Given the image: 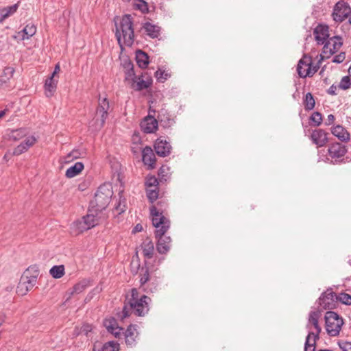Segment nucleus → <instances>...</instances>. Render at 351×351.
<instances>
[{
	"mask_svg": "<svg viewBox=\"0 0 351 351\" xmlns=\"http://www.w3.org/2000/svg\"><path fill=\"white\" fill-rule=\"evenodd\" d=\"M153 226L156 228L155 236L158 241L156 250L160 254H166L170 250L171 239L165 236L166 232L170 227L169 220L155 206L150 207Z\"/></svg>",
	"mask_w": 351,
	"mask_h": 351,
	"instance_id": "1",
	"label": "nucleus"
},
{
	"mask_svg": "<svg viewBox=\"0 0 351 351\" xmlns=\"http://www.w3.org/2000/svg\"><path fill=\"white\" fill-rule=\"evenodd\" d=\"M151 299L143 295L138 298L137 289H132L131 291V298L128 301V305L125 304L118 317L123 320L130 315L132 311L137 316H144L149 311V304Z\"/></svg>",
	"mask_w": 351,
	"mask_h": 351,
	"instance_id": "2",
	"label": "nucleus"
},
{
	"mask_svg": "<svg viewBox=\"0 0 351 351\" xmlns=\"http://www.w3.org/2000/svg\"><path fill=\"white\" fill-rule=\"evenodd\" d=\"M115 35L121 48L123 45L130 47L134 40L133 23L130 14L124 15L119 23H116Z\"/></svg>",
	"mask_w": 351,
	"mask_h": 351,
	"instance_id": "3",
	"label": "nucleus"
},
{
	"mask_svg": "<svg viewBox=\"0 0 351 351\" xmlns=\"http://www.w3.org/2000/svg\"><path fill=\"white\" fill-rule=\"evenodd\" d=\"M112 195L110 185H101L97 190L94 199L90 202V206L95 208V211L102 212L109 204Z\"/></svg>",
	"mask_w": 351,
	"mask_h": 351,
	"instance_id": "4",
	"label": "nucleus"
},
{
	"mask_svg": "<svg viewBox=\"0 0 351 351\" xmlns=\"http://www.w3.org/2000/svg\"><path fill=\"white\" fill-rule=\"evenodd\" d=\"M326 330L331 337H336L339 334L343 324V319L334 311H328L325 315Z\"/></svg>",
	"mask_w": 351,
	"mask_h": 351,
	"instance_id": "5",
	"label": "nucleus"
},
{
	"mask_svg": "<svg viewBox=\"0 0 351 351\" xmlns=\"http://www.w3.org/2000/svg\"><path fill=\"white\" fill-rule=\"evenodd\" d=\"M37 276V274L29 276V269H27L20 279L16 287V293L19 295H26L36 284Z\"/></svg>",
	"mask_w": 351,
	"mask_h": 351,
	"instance_id": "6",
	"label": "nucleus"
},
{
	"mask_svg": "<svg viewBox=\"0 0 351 351\" xmlns=\"http://www.w3.org/2000/svg\"><path fill=\"white\" fill-rule=\"evenodd\" d=\"M319 66H312V60L310 56L304 55L300 60L297 71L299 76L302 78L313 76L318 70Z\"/></svg>",
	"mask_w": 351,
	"mask_h": 351,
	"instance_id": "7",
	"label": "nucleus"
},
{
	"mask_svg": "<svg viewBox=\"0 0 351 351\" xmlns=\"http://www.w3.org/2000/svg\"><path fill=\"white\" fill-rule=\"evenodd\" d=\"M351 14V7L344 0H340L333 8L332 17L336 23H341Z\"/></svg>",
	"mask_w": 351,
	"mask_h": 351,
	"instance_id": "8",
	"label": "nucleus"
},
{
	"mask_svg": "<svg viewBox=\"0 0 351 351\" xmlns=\"http://www.w3.org/2000/svg\"><path fill=\"white\" fill-rule=\"evenodd\" d=\"M318 304L324 309L335 308L337 306V294L331 289H328L319 298Z\"/></svg>",
	"mask_w": 351,
	"mask_h": 351,
	"instance_id": "9",
	"label": "nucleus"
},
{
	"mask_svg": "<svg viewBox=\"0 0 351 351\" xmlns=\"http://www.w3.org/2000/svg\"><path fill=\"white\" fill-rule=\"evenodd\" d=\"M343 45L342 38L340 36H334L328 39L324 44L322 53L326 58H330L332 54L338 51Z\"/></svg>",
	"mask_w": 351,
	"mask_h": 351,
	"instance_id": "10",
	"label": "nucleus"
},
{
	"mask_svg": "<svg viewBox=\"0 0 351 351\" xmlns=\"http://www.w3.org/2000/svg\"><path fill=\"white\" fill-rule=\"evenodd\" d=\"M110 108L109 102L105 98H99V104L96 110V119L100 121L99 126L102 127L108 117V110Z\"/></svg>",
	"mask_w": 351,
	"mask_h": 351,
	"instance_id": "11",
	"label": "nucleus"
},
{
	"mask_svg": "<svg viewBox=\"0 0 351 351\" xmlns=\"http://www.w3.org/2000/svg\"><path fill=\"white\" fill-rule=\"evenodd\" d=\"M105 217L102 212L95 211V208L89 209L88 214L83 217L88 229L98 225Z\"/></svg>",
	"mask_w": 351,
	"mask_h": 351,
	"instance_id": "12",
	"label": "nucleus"
},
{
	"mask_svg": "<svg viewBox=\"0 0 351 351\" xmlns=\"http://www.w3.org/2000/svg\"><path fill=\"white\" fill-rule=\"evenodd\" d=\"M347 152L345 145L339 143H335L330 145L328 149V156L331 158L332 163L337 162L339 158H342Z\"/></svg>",
	"mask_w": 351,
	"mask_h": 351,
	"instance_id": "13",
	"label": "nucleus"
},
{
	"mask_svg": "<svg viewBox=\"0 0 351 351\" xmlns=\"http://www.w3.org/2000/svg\"><path fill=\"white\" fill-rule=\"evenodd\" d=\"M329 27L326 25L319 24L313 31L315 39L318 45H324L329 38Z\"/></svg>",
	"mask_w": 351,
	"mask_h": 351,
	"instance_id": "14",
	"label": "nucleus"
},
{
	"mask_svg": "<svg viewBox=\"0 0 351 351\" xmlns=\"http://www.w3.org/2000/svg\"><path fill=\"white\" fill-rule=\"evenodd\" d=\"M319 317L320 312L319 311H311L309 313L308 322L306 325V328L308 330V332L311 331V324L313 326L314 328L315 329V332H314V335H312V337L315 338H319V334L322 330V328L318 324V319Z\"/></svg>",
	"mask_w": 351,
	"mask_h": 351,
	"instance_id": "15",
	"label": "nucleus"
},
{
	"mask_svg": "<svg viewBox=\"0 0 351 351\" xmlns=\"http://www.w3.org/2000/svg\"><path fill=\"white\" fill-rule=\"evenodd\" d=\"M319 317L320 312L319 311H311L309 313L308 322L306 325V328L308 330V332L311 331V324L313 326L314 328L315 329V332H314V335H312V337L315 338H319V334L322 330V328L318 324V319Z\"/></svg>",
	"mask_w": 351,
	"mask_h": 351,
	"instance_id": "16",
	"label": "nucleus"
},
{
	"mask_svg": "<svg viewBox=\"0 0 351 351\" xmlns=\"http://www.w3.org/2000/svg\"><path fill=\"white\" fill-rule=\"evenodd\" d=\"M154 149L158 156L165 157L170 154L171 146L166 140L158 138L155 142Z\"/></svg>",
	"mask_w": 351,
	"mask_h": 351,
	"instance_id": "17",
	"label": "nucleus"
},
{
	"mask_svg": "<svg viewBox=\"0 0 351 351\" xmlns=\"http://www.w3.org/2000/svg\"><path fill=\"white\" fill-rule=\"evenodd\" d=\"M328 133L322 129H317L312 132L311 139L317 147H321L328 142Z\"/></svg>",
	"mask_w": 351,
	"mask_h": 351,
	"instance_id": "18",
	"label": "nucleus"
},
{
	"mask_svg": "<svg viewBox=\"0 0 351 351\" xmlns=\"http://www.w3.org/2000/svg\"><path fill=\"white\" fill-rule=\"evenodd\" d=\"M104 324L107 330L117 338L123 333V328L118 326L117 320L113 317L106 319Z\"/></svg>",
	"mask_w": 351,
	"mask_h": 351,
	"instance_id": "19",
	"label": "nucleus"
},
{
	"mask_svg": "<svg viewBox=\"0 0 351 351\" xmlns=\"http://www.w3.org/2000/svg\"><path fill=\"white\" fill-rule=\"evenodd\" d=\"M143 162L149 169H154L156 163V156L152 149L147 146L142 151Z\"/></svg>",
	"mask_w": 351,
	"mask_h": 351,
	"instance_id": "20",
	"label": "nucleus"
},
{
	"mask_svg": "<svg viewBox=\"0 0 351 351\" xmlns=\"http://www.w3.org/2000/svg\"><path fill=\"white\" fill-rule=\"evenodd\" d=\"M36 139L33 136L26 137L23 142L20 143L13 151V155L19 156L26 151L34 145Z\"/></svg>",
	"mask_w": 351,
	"mask_h": 351,
	"instance_id": "21",
	"label": "nucleus"
},
{
	"mask_svg": "<svg viewBox=\"0 0 351 351\" xmlns=\"http://www.w3.org/2000/svg\"><path fill=\"white\" fill-rule=\"evenodd\" d=\"M58 77L49 76L45 80V93L47 97H51L53 95L57 88Z\"/></svg>",
	"mask_w": 351,
	"mask_h": 351,
	"instance_id": "22",
	"label": "nucleus"
},
{
	"mask_svg": "<svg viewBox=\"0 0 351 351\" xmlns=\"http://www.w3.org/2000/svg\"><path fill=\"white\" fill-rule=\"evenodd\" d=\"M141 128L147 134L153 133L158 128L157 120L152 117H147L141 124Z\"/></svg>",
	"mask_w": 351,
	"mask_h": 351,
	"instance_id": "23",
	"label": "nucleus"
},
{
	"mask_svg": "<svg viewBox=\"0 0 351 351\" xmlns=\"http://www.w3.org/2000/svg\"><path fill=\"white\" fill-rule=\"evenodd\" d=\"M70 229L71 234L75 236L89 230L83 217L80 220H76L73 222L71 224Z\"/></svg>",
	"mask_w": 351,
	"mask_h": 351,
	"instance_id": "24",
	"label": "nucleus"
},
{
	"mask_svg": "<svg viewBox=\"0 0 351 351\" xmlns=\"http://www.w3.org/2000/svg\"><path fill=\"white\" fill-rule=\"evenodd\" d=\"M70 229L71 234L75 236L89 230L83 217L80 220H76L73 222L71 224Z\"/></svg>",
	"mask_w": 351,
	"mask_h": 351,
	"instance_id": "25",
	"label": "nucleus"
},
{
	"mask_svg": "<svg viewBox=\"0 0 351 351\" xmlns=\"http://www.w3.org/2000/svg\"><path fill=\"white\" fill-rule=\"evenodd\" d=\"M331 132L342 142H347L350 140V134L340 125L333 127L331 129Z\"/></svg>",
	"mask_w": 351,
	"mask_h": 351,
	"instance_id": "26",
	"label": "nucleus"
},
{
	"mask_svg": "<svg viewBox=\"0 0 351 351\" xmlns=\"http://www.w3.org/2000/svg\"><path fill=\"white\" fill-rule=\"evenodd\" d=\"M125 339L127 345L132 346L134 345L135 339L137 336V330L136 326L130 325L128 326L125 333Z\"/></svg>",
	"mask_w": 351,
	"mask_h": 351,
	"instance_id": "27",
	"label": "nucleus"
},
{
	"mask_svg": "<svg viewBox=\"0 0 351 351\" xmlns=\"http://www.w3.org/2000/svg\"><path fill=\"white\" fill-rule=\"evenodd\" d=\"M143 255L147 258H151L153 256L154 251V243L149 239L145 240L141 245Z\"/></svg>",
	"mask_w": 351,
	"mask_h": 351,
	"instance_id": "28",
	"label": "nucleus"
},
{
	"mask_svg": "<svg viewBox=\"0 0 351 351\" xmlns=\"http://www.w3.org/2000/svg\"><path fill=\"white\" fill-rule=\"evenodd\" d=\"M27 131L25 128H19L16 130H12L8 134L10 140L17 141L26 136Z\"/></svg>",
	"mask_w": 351,
	"mask_h": 351,
	"instance_id": "29",
	"label": "nucleus"
},
{
	"mask_svg": "<svg viewBox=\"0 0 351 351\" xmlns=\"http://www.w3.org/2000/svg\"><path fill=\"white\" fill-rule=\"evenodd\" d=\"M14 69L13 67L8 66L3 69L2 75L0 76V86H7V84L10 80L12 77L14 73Z\"/></svg>",
	"mask_w": 351,
	"mask_h": 351,
	"instance_id": "30",
	"label": "nucleus"
},
{
	"mask_svg": "<svg viewBox=\"0 0 351 351\" xmlns=\"http://www.w3.org/2000/svg\"><path fill=\"white\" fill-rule=\"evenodd\" d=\"M36 32V27L32 23H27L23 30L19 32L23 40L29 39Z\"/></svg>",
	"mask_w": 351,
	"mask_h": 351,
	"instance_id": "31",
	"label": "nucleus"
},
{
	"mask_svg": "<svg viewBox=\"0 0 351 351\" xmlns=\"http://www.w3.org/2000/svg\"><path fill=\"white\" fill-rule=\"evenodd\" d=\"M312 335H314V332L309 331L305 341L304 351H315L316 341L319 338H315Z\"/></svg>",
	"mask_w": 351,
	"mask_h": 351,
	"instance_id": "32",
	"label": "nucleus"
},
{
	"mask_svg": "<svg viewBox=\"0 0 351 351\" xmlns=\"http://www.w3.org/2000/svg\"><path fill=\"white\" fill-rule=\"evenodd\" d=\"M84 169V165L81 162H75L73 166L70 167L66 171L65 176L71 178L78 175Z\"/></svg>",
	"mask_w": 351,
	"mask_h": 351,
	"instance_id": "33",
	"label": "nucleus"
},
{
	"mask_svg": "<svg viewBox=\"0 0 351 351\" xmlns=\"http://www.w3.org/2000/svg\"><path fill=\"white\" fill-rule=\"evenodd\" d=\"M143 28L147 34L152 38H158L160 35V27L150 23H146Z\"/></svg>",
	"mask_w": 351,
	"mask_h": 351,
	"instance_id": "34",
	"label": "nucleus"
},
{
	"mask_svg": "<svg viewBox=\"0 0 351 351\" xmlns=\"http://www.w3.org/2000/svg\"><path fill=\"white\" fill-rule=\"evenodd\" d=\"M136 60L139 67L145 69L149 64V57L147 54L141 50L136 52Z\"/></svg>",
	"mask_w": 351,
	"mask_h": 351,
	"instance_id": "35",
	"label": "nucleus"
},
{
	"mask_svg": "<svg viewBox=\"0 0 351 351\" xmlns=\"http://www.w3.org/2000/svg\"><path fill=\"white\" fill-rule=\"evenodd\" d=\"M49 274L54 278H60L64 275V266L54 265L50 269Z\"/></svg>",
	"mask_w": 351,
	"mask_h": 351,
	"instance_id": "36",
	"label": "nucleus"
},
{
	"mask_svg": "<svg viewBox=\"0 0 351 351\" xmlns=\"http://www.w3.org/2000/svg\"><path fill=\"white\" fill-rule=\"evenodd\" d=\"M119 202L116 205L114 210L117 214L120 215L125 211L126 208H127V204H126V199L123 197L122 192H120L119 193Z\"/></svg>",
	"mask_w": 351,
	"mask_h": 351,
	"instance_id": "37",
	"label": "nucleus"
},
{
	"mask_svg": "<svg viewBox=\"0 0 351 351\" xmlns=\"http://www.w3.org/2000/svg\"><path fill=\"white\" fill-rule=\"evenodd\" d=\"M89 285V281L86 279H84L75 285L73 287L72 294H79L84 291Z\"/></svg>",
	"mask_w": 351,
	"mask_h": 351,
	"instance_id": "38",
	"label": "nucleus"
},
{
	"mask_svg": "<svg viewBox=\"0 0 351 351\" xmlns=\"http://www.w3.org/2000/svg\"><path fill=\"white\" fill-rule=\"evenodd\" d=\"M315 105V99L311 93H308L305 95L304 99V106L306 110H311L314 108Z\"/></svg>",
	"mask_w": 351,
	"mask_h": 351,
	"instance_id": "39",
	"label": "nucleus"
},
{
	"mask_svg": "<svg viewBox=\"0 0 351 351\" xmlns=\"http://www.w3.org/2000/svg\"><path fill=\"white\" fill-rule=\"evenodd\" d=\"M17 9H18V5L14 4V5H12L11 6H9V7L2 10L1 12V15L2 19H5L9 17L12 14H13L14 12H16Z\"/></svg>",
	"mask_w": 351,
	"mask_h": 351,
	"instance_id": "40",
	"label": "nucleus"
},
{
	"mask_svg": "<svg viewBox=\"0 0 351 351\" xmlns=\"http://www.w3.org/2000/svg\"><path fill=\"white\" fill-rule=\"evenodd\" d=\"M152 79L144 80L143 79L138 77V81L136 84V90H142L143 89L149 88L152 84Z\"/></svg>",
	"mask_w": 351,
	"mask_h": 351,
	"instance_id": "41",
	"label": "nucleus"
},
{
	"mask_svg": "<svg viewBox=\"0 0 351 351\" xmlns=\"http://www.w3.org/2000/svg\"><path fill=\"white\" fill-rule=\"evenodd\" d=\"M337 303L340 302L341 303L346 305H351V295L346 293H341L339 295H337Z\"/></svg>",
	"mask_w": 351,
	"mask_h": 351,
	"instance_id": "42",
	"label": "nucleus"
},
{
	"mask_svg": "<svg viewBox=\"0 0 351 351\" xmlns=\"http://www.w3.org/2000/svg\"><path fill=\"white\" fill-rule=\"evenodd\" d=\"M119 345L115 341H111L106 343L101 351H119Z\"/></svg>",
	"mask_w": 351,
	"mask_h": 351,
	"instance_id": "43",
	"label": "nucleus"
},
{
	"mask_svg": "<svg viewBox=\"0 0 351 351\" xmlns=\"http://www.w3.org/2000/svg\"><path fill=\"white\" fill-rule=\"evenodd\" d=\"M169 75L163 70L158 69L155 73V77L159 82H164L168 77Z\"/></svg>",
	"mask_w": 351,
	"mask_h": 351,
	"instance_id": "44",
	"label": "nucleus"
},
{
	"mask_svg": "<svg viewBox=\"0 0 351 351\" xmlns=\"http://www.w3.org/2000/svg\"><path fill=\"white\" fill-rule=\"evenodd\" d=\"M147 197L152 203L156 201L158 197V191L156 188L155 189H147Z\"/></svg>",
	"mask_w": 351,
	"mask_h": 351,
	"instance_id": "45",
	"label": "nucleus"
},
{
	"mask_svg": "<svg viewBox=\"0 0 351 351\" xmlns=\"http://www.w3.org/2000/svg\"><path fill=\"white\" fill-rule=\"evenodd\" d=\"M82 155V153L77 150L74 149L71 152H70L65 158L66 162H69L72 161L73 159L79 158Z\"/></svg>",
	"mask_w": 351,
	"mask_h": 351,
	"instance_id": "46",
	"label": "nucleus"
},
{
	"mask_svg": "<svg viewBox=\"0 0 351 351\" xmlns=\"http://www.w3.org/2000/svg\"><path fill=\"white\" fill-rule=\"evenodd\" d=\"M351 86V80L349 76H344L340 83H339V88L342 90H346L349 88Z\"/></svg>",
	"mask_w": 351,
	"mask_h": 351,
	"instance_id": "47",
	"label": "nucleus"
},
{
	"mask_svg": "<svg viewBox=\"0 0 351 351\" xmlns=\"http://www.w3.org/2000/svg\"><path fill=\"white\" fill-rule=\"evenodd\" d=\"M149 280V274L147 269H146L145 271V272L141 275V278H140L141 286L142 287H143V289L145 291L147 290V287H145V286Z\"/></svg>",
	"mask_w": 351,
	"mask_h": 351,
	"instance_id": "48",
	"label": "nucleus"
},
{
	"mask_svg": "<svg viewBox=\"0 0 351 351\" xmlns=\"http://www.w3.org/2000/svg\"><path fill=\"white\" fill-rule=\"evenodd\" d=\"M311 120L315 123V125H319L322 121V117L321 113L318 112H313L311 116Z\"/></svg>",
	"mask_w": 351,
	"mask_h": 351,
	"instance_id": "49",
	"label": "nucleus"
},
{
	"mask_svg": "<svg viewBox=\"0 0 351 351\" xmlns=\"http://www.w3.org/2000/svg\"><path fill=\"white\" fill-rule=\"evenodd\" d=\"M146 186L149 187H155L156 188V185L158 184V180L155 177L148 178L146 180Z\"/></svg>",
	"mask_w": 351,
	"mask_h": 351,
	"instance_id": "50",
	"label": "nucleus"
},
{
	"mask_svg": "<svg viewBox=\"0 0 351 351\" xmlns=\"http://www.w3.org/2000/svg\"><path fill=\"white\" fill-rule=\"evenodd\" d=\"M339 346L341 351H351V343L348 341L339 342Z\"/></svg>",
	"mask_w": 351,
	"mask_h": 351,
	"instance_id": "51",
	"label": "nucleus"
},
{
	"mask_svg": "<svg viewBox=\"0 0 351 351\" xmlns=\"http://www.w3.org/2000/svg\"><path fill=\"white\" fill-rule=\"evenodd\" d=\"M345 58H346L345 53L341 52L339 54L336 55L333 58L332 62H335V63H341L342 62H343Z\"/></svg>",
	"mask_w": 351,
	"mask_h": 351,
	"instance_id": "52",
	"label": "nucleus"
},
{
	"mask_svg": "<svg viewBox=\"0 0 351 351\" xmlns=\"http://www.w3.org/2000/svg\"><path fill=\"white\" fill-rule=\"evenodd\" d=\"M60 71V64H57L55 66L54 70H53V73L51 74V76L59 78L58 73H59Z\"/></svg>",
	"mask_w": 351,
	"mask_h": 351,
	"instance_id": "53",
	"label": "nucleus"
},
{
	"mask_svg": "<svg viewBox=\"0 0 351 351\" xmlns=\"http://www.w3.org/2000/svg\"><path fill=\"white\" fill-rule=\"evenodd\" d=\"M139 1H141V3L136 4L137 8L142 11H144L145 10L147 9V5L146 2L142 0Z\"/></svg>",
	"mask_w": 351,
	"mask_h": 351,
	"instance_id": "54",
	"label": "nucleus"
},
{
	"mask_svg": "<svg viewBox=\"0 0 351 351\" xmlns=\"http://www.w3.org/2000/svg\"><path fill=\"white\" fill-rule=\"evenodd\" d=\"M92 330V326L89 324H84L82 327V332H85V334L87 335L88 332H90Z\"/></svg>",
	"mask_w": 351,
	"mask_h": 351,
	"instance_id": "55",
	"label": "nucleus"
},
{
	"mask_svg": "<svg viewBox=\"0 0 351 351\" xmlns=\"http://www.w3.org/2000/svg\"><path fill=\"white\" fill-rule=\"evenodd\" d=\"M335 120V116L332 114H328L327 117V121L326 122V125H330Z\"/></svg>",
	"mask_w": 351,
	"mask_h": 351,
	"instance_id": "56",
	"label": "nucleus"
},
{
	"mask_svg": "<svg viewBox=\"0 0 351 351\" xmlns=\"http://www.w3.org/2000/svg\"><path fill=\"white\" fill-rule=\"evenodd\" d=\"M336 90H337V87L332 85L328 90V93L330 95H336Z\"/></svg>",
	"mask_w": 351,
	"mask_h": 351,
	"instance_id": "57",
	"label": "nucleus"
},
{
	"mask_svg": "<svg viewBox=\"0 0 351 351\" xmlns=\"http://www.w3.org/2000/svg\"><path fill=\"white\" fill-rule=\"evenodd\" d=\"M142 230H143L142 226L141 224H137L134 228L132 232H134V233L138 232H141Z\"/></svg>",
	"mask_w": 351,
	"mask_h": 351,
	"instance_id": "58",
	"label": "nucleus"
},
{
	"mask_svg": "<svg viewBox=\"0 0 351 351\" xmlns=\"http://www.w3.org/2000/svg\"><path fill=\"white\" fill-rule=\"evenodd\" d=\"M128 75L129 76L134 75V70H133V66H132L131 69L128 71Z\"/></svg>",
	"mask_w": 351,
	"mask_h": 351,
	"instance_id": "59",
	"label": "nucleus"
},
{
	"mask_svg": "<svg viewBox=\"0 0 351 351\" xmlns=\"http://www.w3.org/2000/svg\"><path fill=\"white\" fill-rule=\"evenodd\" d=\"M5 115V111L1 110L0 111V119L3 117Z\"/></svg>",
	"mask_w": 351,
	"mask_h": 351,
	"instance_id": "60",
	"label": "nucleus"
},
{
	"mask_svg": "<svg viewBox=\"0 0 351 351\" xmlns=\"http://www.w3.org/2000/svg\"><path fill=\"white\" fill-rule=\"evenodd\" d=\"M160 173H162V172H165V167H164V166H163V167H162L160 168Z\"/></svg>",
	"mask_w": 351,
	"mask_h": 351,
	"instance_id": "61",
	"label": "nucleus"
},
{
	"mask_svg": "<svg viewBox=\"0 0 351 351\" xmlns=\"http://www.w3.org/2000/svg\"><path fill=\"white\" fill-rule=\"evenodd\" d=\"M318 351H333L332 350H328V349H325V350H319Z\"/></svg>",
	"mask_w": 351,
	"mask_h": 351,
	"instance_id": "62",
	"label": "nucleus"
},
{
	"mask_svg": "<svg viewBox=\"0 0 351 351\" xmlns=\"http://www.w3.org/2000/svg\"><path fill=\"white\" fill-rule=\"evenodd\" d=\"M348 22L351 25V14L349 16Z\"/></svg>",
	"mask_w": 351,
	"mask_h": 351,
	"instance_id": "63",
	"label": "nucleus"
},
{
	"mask_svg": "<svg viewBox=\"0 0 351 351\" xmlns=\"http://www.w3.org/2000/svg\"><path fill=\"white\" fill-rule=\"evenodd\" d=\"M349 72L351 73V67L349 69Z\"/></svg>",
	"mask_w": 351,
	"mask_h": 351,
	"instance_id": "64",
	"label": "nucleus"
}]
</instances>
